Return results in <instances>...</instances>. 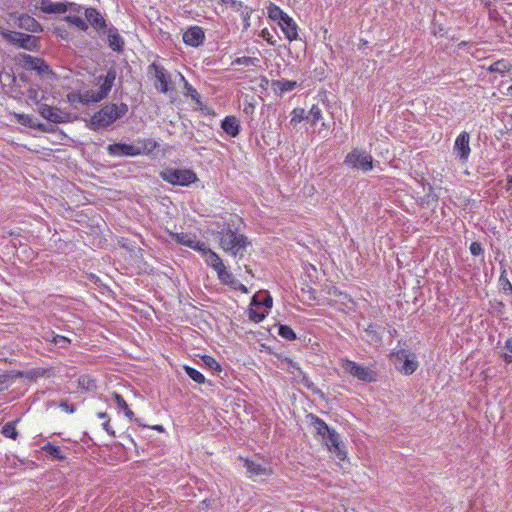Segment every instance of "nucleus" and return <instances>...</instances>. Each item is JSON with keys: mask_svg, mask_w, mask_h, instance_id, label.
<instances>
[{"mask_svg": "<svg viewBox=\"0 0 512 512\" xmlns=\"http://www.w3.org/2000/svg\"><path fill=\"white\" fill-rule=\"evenodd\" d=\"M158 147V143L151 138H137L132 144L123 142L109 144L107 152L110 156L133 157L141 154L149 155Z\"/></svg>", "mask_w": 512, "mask_h": 512, "instance_id": "obj_1", "label": "nucleus"}, {"mask_svg": "<svg viewBox=\"0 0 512 512\" xmlns=\"http://www.w3.org/2000/svg\"><path fill=\"white\" fill-rule=\"evenodd\" d=\"M312 425L316 433L322 436L329 450L333 451L339 460L344 461L347 453L342 450V442L339 434L331 429L322 419L317 416H312Z\"/></svg>", "mask_w": 512, "mask_h": 512, "instance_id": "obj_2", "label": "nucleus"}, {"mask_svg": "<svg viewBox=\"0 0 512 512\" xmlns=\"http://www.w3.org/2000/svg\"><path fill=\"white\" fill-rule=\"evenodd\" d=\"M219 234L221 248L235 257L243 258L246 247L250 244L248 238L243 234H236L230 227Z\"/></svg>", "mask_w": 512, "mask_h": 512, "instance_id": "obj_3", "label": "nucleus"}, {"mask_svg": "<svg viewBox=\"0 0 512 512\" xmlns=\"http://www.w3.org/2000/svg\"><path fill=\"white\" fill-rule=\"evenodd\" d=\"M160 178L175 186H189L195 183L198 178L191 169L165 168L159 173Z\"/></svg>", "mask_w": 512, "mask_h": 512, "instance_id": "obj_4", "label": "nucleus"}, {"mask_svg": "<svg viewBox=\"0 0 512 512\" xmlns=\"http://www.w3.org/2000/svg\"><path fill=\"white\" fill-rule=\"evenodd\" d=\"M118 119L116 104H107L90 118L87 126L93 131H98L111 126Z\"/></svg>", "mask_w": 512, "mask_h": 512, "instance_id": "obj_5", "label": "nucleus"}, {"mask_svg": "<svg viewBox=\"0 0 512 512\" xmlns=\"http://www.w3.org/2000/svg\"><path fill=\"white\" fill-rule=\"evenodd\" d=\"M1 35L8 43L25 50L37 51L40 46L39 37L33 35L9 30L2 31Z\"/></svg>", "mask_w": 512, "mask_h": 512, "instance_id": "obj_6", "label": "nucleus"}, {"mask_svg": "<svg viewBox=\"0 0 512 512\" xmlns=\"http://www.w3.org/2000/svg\"><path fill=\"white\" fill-rule=\"evenodd\" d=\"M19 64L27 71H35L39 76L53 77L55 73L43 58L23 53L18 55Z\"/></svg>", "mask_w": 512, "mask_h": 512, "instance_id": "obj_7", "label": "nucleus"}, {"mask_svg": "<svg viewBox=\"0 0 512 512\" xmlns=\"http://www.w3.org/2000/svg\"><path fill=\"white\" fill-rule=\"evenodd\" d=\"M395 358V368L404 375L413 374L419 364L414 353L406 349H400L391 354Z\"/></svg>", "mask_w": 512, "mask_h": 512, "instance_id": "obj_8", "label": "nucleus"}, {"mask_svg": "<svg viewBox=\"0 0 512 512\" xmlns=\"http://www.w3.org/2000/svg\"><path fill=\"white\" fill-rule=\"evenodd\" d=\"M148 74L153 75L156 80L159 82L160 86H156V88L161 92L166 94L170 90L169 84L171 83L170 74L166 71V69L156 63H151L148 68Z\"/></svg>", "mask_w": 512, "mask_h": 512, "instance_id": "obj_9", "label": "nucleus"}, {"mask_svg": "<svg viewBox=\"0 0 512 512\" xmlns=\"http://www.w3.org/2000/svg\"><path fill=\"white\" fill-rule=\"evenodd\" d=\"M85 18L88 26L90 25L100 36L110 25L102 13L94 7L85 8Z\"/></svg>", "mask_w": 512, "mask_h": 512, "instance_id": "obj_10", "label": "nucleus"}, {"mask_svg": "<svg viewBox=\"0 0 512 512\" xmlns=\"http://www.w3.org/2000/svg\"><path fill=\"white\" fill-rule=\"evenodd\" d=\"M38 112L45 120L55 124L65 123L68 119V115L66 113H63L59 108L48 104H39Z\"/></svg>", "mask_w": 512, "mask_h": 512, "instance_id": "obj_11", "label": "nucleus"}, {"mask_svg": "<svg viewBox=\"0 0 512 512\" xmlns=\"http://www.w3.org/2000/svg\"><path fill=\"white\" fill-rule=\"evenodd\" d=\"M106 83H102L98 91H85L82 93L83 105H88L89 103H97L107 98L111 91V76H108V79L105 81Z\"/></svg>", "mask_w": 512, "mask_h": 512, "instance_id": "obj_12", "label": "nucleus"}, {"mask_svg": "<svg viewBox=\"0 0 512 512\" xmlns=\"http://www.w3.org/2000/svg\"><path fill=\"white\" fill-rule=\"evenodd\" d=\"M381 326L373 325L371 323L363 324L361 322L357 323V329L358 331L363 330V335H361V338L368 342L371 345L378 346L382 343V337L380 335L379 329Z\"/></svg>", "mask_w": 512, "mask_h": 512, "instance_id": "obj_13", "label": "nucleus"}, {"mask_svg": "<svg viewBox=\"0 0 512 512\" xmlns=\"http://www.w3.org/2000/svg\"><path fill=\"white\" fill-rule=\"evenodd\" d=\"M102 35H106L107 44L114 52L122 53L124 51L125 40L114 25L110 24Z\"/></svg>", "mask_w": 512, "mask_h": 512, "instance_id": "obj_14", "label": "nucleus"}, {"mask_svg": "<svg viewBox=\"0 0 512 512\" xmlns=\"http://www.w3.org/2000/svg\"><path fill=\"white\" fill-rule=\"evenodd\" d=\"M469 141L470 135L466 131L461 132L455 140L453 151L462 161H466L470 155L471 149Z\"/></svg>", "mask_w": 512, "mask_h": 512, "instance_id": "obj_15", "label": "nucleus"}, {"mask_svg": "<svg viewBox=\"0 0 512 512\" xmlns=\"http://www.w3.org/2000/svg\"><path fill=\"white\" fill-rule=\"evenodd\" d=\"M12 17H15L17 20V26L20 29L32 32V33H41L43 32L42 25L32 16L22 13V14H13Z\"/></svg>", "mask_w": 512, "mask_h": 512, "instance_id": "obj_16", "label": "nucleus"}, {"mask_svg": "<svg viewBox=\"0 0 512 512\" xmlns=\"http://www.w3.org/2000/svg\"><path fill=\"white\" fill-rule=\"evenodd\" d=\"M205 33L202 27L192 26L183 34V42L191 47H199L204 43Z\"/></svg>", "mask_w": 512, "mask_h": 512, "instance_id": "obj_17", "label": "nucleus"}, {"mask_svg": "<svg viewBox=\"0 0 512 512\" xmlns=\"http://www.w3.org/2000/svg\"><path fill=\"white\" fill-rule=\"evenodd\" d=\"M368 172L374 168V159L370 153L354 148V169Z\"/></svg>", "mask_w": 512, "mask_h": 512, "instance_id": "obj_18", "label": "nucleus"}, {"mask_svg": "<svg viewBox=\"0 0 512 512\" xmlns=\"http://www.w3.org/2000/svg\"><path fill=\"white\" fill-rule=\"evenodd\" d=\"M354 377L367 383L378 381V371L374 366H363L354 362Z\"/></svg>", "mask_w": 512, "mask_h": 512, "instance_id": "obj_19", "label": "nucleus"}, {"mask_svg": "<svg viewBox=\"0 0 512 512\" xmlns=\"http://www.w3.org/2000/svg\"><path fill=\"white\" fill-rule=\"evenodd\" d=\"M37 9H40L45 14L66 13L64 2H52L50 0H35L34 10Z\"/></svg>", "mask_w": 512, "mask_h": 512, "instance_id": "obj_20", "label": "nucleus"}, {"mask_svg": "<svg viewBox=\"0 0 512 512\" xmlns=\"http://www.w3.org/2000/svg\"><path fill=\"white\" fill-rule=\"evenodd\" d=\"M282 32L289 41L296 40L298 37V26L296 22L289 16L286 15L279 23Z\"/></svg>", "mask_w": 512, "mask_h": 512, "instance_id": "obj_21", "label": "nucleus"}, {"mask_svg": "<svg viewBox=\"0 0 512 512\" xmlns=\"http://www.w3.org/2000/svg\"><path fill=\"white\" fill-rule=\"evenodd\" d=\"M221 128L230 137H237L240 134V122L235 116H226L221 121Z\"/></svg>", "mask_w": 512, "mask_h": 512, "instance_id": "obj_22", "label": "nucleus"}, {"mask_svg": "<svg viewBox=\"0 0 512 512\" xmlns=\"http://www.w3.org/2000/svg\"><path fill=\"white\" fill-rule=\"evenodd\" d=\"M271 87L275 93L282 95L285 92L294 90L297 87V82L286 79L272 80Z\"/></svg>", "mask_w": 512, "mask_h": 512, "instance_id": "obj_23", "label": "nucleus"}, {"mask_svg": "<svg viewBox=\"0 0 512 512\" xmlns=\"http://www.w3.org/2000/svg\"><path fill=\"white\" fill-rule=\"evenodd\" d=\"M244 467L247 469V472L250 474V477L271 474V471L268 468L249 459L244 460Z\"/></svg>", "mask_w": 512, "mask_h": 512, "instance_id": "obj_24", "label": "nucleus"}, {"mask_svg": "<svg viewBox=\"0 0 512 512\" xmlns=\"http://www.w3.org/2000/svg\"><path fill=\"white\" fill-rule=\"evenodd\" d=\"M203 257L206 263L211 266L217 274L226 268L219 255L211 249L206 251V254Z\"/></svg>", "mask_w": 512, "mask_h": 512, "instance_id": "obj_25", "label": "nucleus"}, {"mask_svg": "<svg viewBox=\"0 0 512 512\" xmlns=\"http://www.w3.org/2000/svg\"><path fill=\"white\" fill-rule=\"evenodd\" d=\"M41 451L50 456L52 460L64 461L67 459L61 448L51 442H47L43 445Z\"/></svg>", "mask_w": 512, "mask_h": 512, "instance_id": "obj_26", "label": "nucleus"}, {"mask_svg": "<svg viewBox=\"0 0 512 512\" xmlns=\"http://www.w3.org/2000/svg\"><path fill=\"white\" fill-rule=\"evenodd\" d=\"M17 122L23 126L29 128L38 129L40 131H46L45 125L37 122L31 115L28 114H16Z\"/></svg>", "mask_w": 512, "mask_h": 512, "instance_id": "obj_27", "label": "nucleus"}, {"mask_svg": "<svg viewBox=\"0 0 512 512\" xmlns=\"http://www.w3.org/2000/svg\"><path fill=\"white\" fill-rule=\"evenodd\" d=\"M111 398L113 400V402L117 405V407L119 409H121L125 416L127 418H129L130 420H133V417H134V413L133 411L129 408L127 402L125 401V399L122 397L121 394L117 393V392H113L111 394Z\"/></svg>", "mask_w": 512, "mask_h": 512, "instance_id": "obj_28", "label": "nucleus"}, {"mask_svg": "<svg viewBox=\"0 0 512 512\" xmlns=\"http://www.w3.org/2000/svg\"><path fill=\"white\" fill-rule=\"evenodd\" d=\"M489 72L504 74L506 72H511L512 74V63L506 59H501L494 62L489 68Z\"/></svg>", "mask_w": 512, "mask_h": 512, "instance_id": "obj_29", "label": "nucleus"}, {"mask_svg": "<svg viewBox=\"0 0 512 512\" xmlns=\"http://www.w3.org/2000/svg\"><path fill=\"white\" fill-rule=\"evenodd\" d=\"M339 300H335V303L337 305V309L342 312L344 315H347L349 311L351 310V306L349 305L352 303V298L350 295L340 292Z\"/></svg>", "mask_w": 512, "mask_h": 512, "instance_id": "obj_30", "label": "nucleus"}, {"mask_svg": "<svg viewBox=\"0 0 512 512\" xmlns=\"http://www.w3.org/2000/svg\"><path fill=\"white\" fill-rule=\"evenodd\" d=\"M322 119V109L318 104L312 105L308 114L306 115V121H308L311 127L315 128L317 123Z\"/></svg>", "mask_w": 512, "mask_h": 512, "instance_id": "obj_31", "label": "nucleus"}, {"mask_svg": "<svg viewBox=\"0 0 512 512\" xmlns=\"http://www.w3.org/2000/svg\"><path fill=\"white\" fill-rule=\"evenodd\" d=\"M267 14L271 20L277 23H279L286 15H288L279 6L272 2H270L267 6Z\"/></svg>", "mask_w": 512, "mask_h": 512, "instance_id": "obj_32", "label": "nucleus"}, {"mask_svg": "<svg viewBox=\"0 0 512 512\" xmlns=\"http://www.w3.org/2000/svg\"><path fill=\"white\" fill-rule=\"evenodd\" d=\"M172 239L181 245L191 248L194 240L196 239V235L188 234V233H172Z\"/></svg>", "mask_w": 512, "mask_h": 512, "instance_id": "obj_33", "label": "nucleus"}, {"mask_svg": "<svg viewBox=\"0 0 512 512\" xmlns=\"http://www.w3.org/2000/svg\"><path fill=\"white\" fill-rule=\"evenodd\" d=\"M20 421V419H16L11 422H7L1 429V433L9 439L16 440L19 436V433L16 429V424Z\"/></svg>", "mask_w": 512, "mask_h": 512, "instance_id": "obj_34", "label": "nucleus"}, {"mask_svg": "<svg viewBox=\"0 0 512 512\" xmlns=\"http://www.w3.org/2000/svg\"><path fill=\"white\" fill-rule=\"evenodd\" d=\"M108 76H111V88H112L114 85V82L116 80V77H117V71L114 66H111L107 69L106 75L95 76L93 83L95 85H99V87H100L102 83H106L105 81L108 79Z\"/></svg>", "mask_w": 512, "mask_h": 512, "instance_id": "obj_35", "label": "nucleus"}, {"mask_svg": "<svg viewBox=\"0 0 512 512\" xmlns=\"http://www.w3.org/2000/svg\"><path fill=\"white\" fill-rule=\"evenodd\" d=\"M63 20L69 24L74 25L83 32H86L89 28L88 23L77 15H66Z\"/></svg>", "mask_w": 512, "mask_h": 512, "instance_id": "obj_36", "label": "nucleus"}, {"mask_svg": "<svg viewBox=\"0 0 512 512\" xmlns=\"http://www.w3.org/2000/svg\"><path fill=\"white\" fill-rule=\"evenodd\" d=\"M251 306L264 307L265 310H269L272 307V297L269 294H265L262 298L254 295L251 300Z\"/></svg>", "mask_w": 512, "mask_h": 512, "instance_id": "obj_37", "label": "nucleus"}, {"mask_svg": "<svg viewBox=\"0 0 512 512\" xmlns=\"http://www.w3.org/2000/svg\"><path fill=\"white\" fill-rule=\"evenodd\" d=\"M183 370L189 376V378H191L196 383L204 384L206 382L205 376L197 369L185 365V366H183Z\"/></svg>", "mask_w": 512, "mask_h": 512, "instance_id": "obj_38", "label": "nucleus"}, {"mask_svg": "<svg viewBox=\"0 0 512 512\" xmlns=\"http://www.w3.org/2000/svg\"><path fill=\"white\" fill-rule=\"evenodd\" d=\"M278 335L289 341H293L297 338L294 330L290 326L284 324L278 325Z\"/></svg>", "mask_w": 512, "mask_h": 512, "instance_id": "obj_39", "label": "nucleus"}, {"mask_svg": "<svg viewBox=\"0 0 512 512\" xmlns=\"http://www.w3.org/2000/svg\"><path fill=\"white\" fill-rule=\"evenodd\" d=\"M219 280L226 285H229L230 287L234 288V286L237 284V279L234 278L233 274L228 272L226 268L219 272L218 274Z\"/></svg>", "mask_w": 512, "mask_h": 512, "instance_id": "obj_40", "label": "nucleus"}, {"mask_svg": "<svg viewBox=\"0 0 512 512\" xmlns=\"http://www.w3.org/2000/svg\"><path fill=\"white\" fill-rule=\"evenodd\" d=\"M291 115H292V118L290 120V125H292L293 127H296L297 124H299L303 120H306V115L307 114H305V110L304 109H302V108H295L291 112Z\"/></svg>", "mask_w": 512, "mask_h": 512, "instance_id": "obj_41", "label": "nucleus"}, {"mask_svg": "<svg viewBox=\"0 0 512 512\" xmlns=\"http://www.w3.org/2000/svg\"><path fill=\"white\" fill-rule=\"evenodd\" d=\"M260 60L256 57L243 56L236 58L232 64L233 65H243V66H258Z\"/></svg>", "mask_w": 512, "mask_h": 512, "instance_id": "obj_42", "label": "nucleus"}, {"mask_svg": "<svg viewBox=\"0 0 512 512\" xmlns=\"http://www.w3.org/2000/svg\"><path fill=\"white\" fill-rule=\"evenodd\" d=\"M255 306H251L249 308L248 314L249 319L255 323H260L263 321L268 314V311L265 310L264 312H259L257 309L254 308Z\"/></svg>", "mask_w": 512, "mask_h": 512, "instance_id": "obj_43", "label": "nucleus"}, {"mask_svg": "<svg viewBox=\"0 0 512 512\" xmlns=\"http://www.w3.org/2000/svg\"><path fill=\"white\" fill-rule=\"evenodd\" d=\"M184 89H185V93H184L185 96L190 97L192 100L196 101L197 103H201L200 94L187 80H184Z\"/></svg>", "mask_w": 512, "mask_h": 512, "instance_id": "obj_44", "label": "nucleus"}, {"mask_svg": "<svg viewBox=\"0 0 512 512\" xmlns=\"http://www.w3.org/2000/svg\"><path fill=\"white\" fill-rule=\"evenodd\" d=\"M51 337L52 338L50 341L60 348H67L71 342L69 338L62 335L54 334V332L51 333Z\"/></svg>", "mask_w": 512, "mask_h": 512, "instance_id": "obj_45", "label": "nucleus"}, {"mask_svg": "<svg viewBox=\"0 0 512 512\" xmlns=\"http://www.w3.org/2000/svg\"><path fill=\"white\" fill-rule=\"evenodd\" d=\"M499 283H500V286H501V289L507 293V292H510L512 294V283L510 282V280L507 278V275H506V271L503 270L501 272V275L499 277Z\"/></svg>", "mask_w": 512, "mask_h": 512, "instance_id": "obj_46", "label": "nucleus"}, {"mask_svg": "<svg viewBox=\"0 0 512 512\" xmlns=\"http://www.w3.org/2000/svg\"><path fill=\"white\" fill-rule=\"evenodd\" d=\"M204 364L213 371H221L220 364L211 356L205 355L202 357Z\"/></svg>", "mask_w": 512, "mask_h": 512, "instance_id": "obj_47", "label": "nucleus"}, {"mask_svg": "<svg viewBox=\"0 0 512 512\" xmlns=\"http://www.w3.org/2000/svg\"><path fill=\"white\" fill-rule=\"evenodd\" d=\"M191 249L201 253L202 257L206 254V251L210 250V248L207 247L205 242L200 241L197 238L194 240Z\"/></svg>", "mask_w": 512, "mask_h": 512, "instance_id": "obj_48", "label": "nucleus"}, {"mask_svg": "<svg viewBox=\"0 0 512 512\" xmlns=\"http://www.w3.org/2000/svg\"><path fill=\"white\" fill-rule=\"evenodd\" d=\"M253 10L250 7H245L244 10L241 11V18L243 21V28L247 30L250 27V16Z\"/></svg>", "mask_w": 512, "mask_h": 512, "instance_id": "obj_49", "label": "nucleus"}, {"mask_svg": "<svg viewBox=\"0 0 512 512\" xmlns=\"http://www.w3.org/2000/svg\"><path fill=\"white\" fill-rule=\"evenodd\" d=\"M67 100L71 105L76 106L77 104H83V98L81 92H70L67 95Z\"/></svg>", "mask_w": 512, "mask_h": 512, "instance_id": "obj_50", "label": "nucleus"}, {"mask_svg": "<svg viewBox=\"0 0 512 512\" xmlns=\"http://www.w3.org/2000/svg\"><path fill=\"white\" fill-rule=\"evenodd\" d=\"M66 12H74V13H81L82 11L85 13V6H82L80 4L74 3V2H68L64 1Z\"/></svg>", "mask_w": 512, "mask_h": 512, "instance_id": "obj_51", "label": "nucleus"}, {"mask_svg": "<svg viewBox=\"0 0 512 512\" xmlns=\"http://www.w3.org/2000/svg\"><path fill=\"white\" fill-rule=\"evenodd\" d=\"M469 250L473 256H480V255L484 254V249L482 247V244L478 241L472 242L470 244Z\"/></svg>", "mask_w": 512, "mask_h": 512, "instance_id": "obj_52", "label": "nucleus"}, {"mask_svg": "<svg viewBox=\"0 0 512 512\" xmlns=\"http://www.w3.org/2000/svg\"><path fill=\"white\" fill-rule=\"evenodd\" d=\"M223 2L230 6L233 10L236 12H239L241 14V11L244 10L246 7L241 1L237 0H223Z\"/></svg>", "mask_w": 512, "mask_h": 512, "instance_id": "obj_53", "label": "nucleus"}, {"mask_svg": "<svg viewBox=\"0 0 512 512\" xmlns=\"http://www.w3.org/2000/svg\"><path fill=\"white\" fill-rule=\"evenodd\" d=\"M59 407L67 412V413H74L76 411V405L75 404H70L68 400H61V402L59 403Z\"/></svg>", "mask_w": 512, "mask_h": 512, "instance_id": "obj_54", "label": "nucleus"}, {"mask_svg": "<svg viewBox=\"0 0 512 512\" xmlns=\"http://www.w3.org/2000/svg\"><path fill=\"white\" fill-rule=\"evenodd\" d=\"M27 97L29 100L35 102L39 106L38 91L35 88H29L27 90Z\"/></svg>", "mask_w": 512, "mask_h": 512, "instance_id": "obj_55", "label": "nucleus"}, {"mask_svg": "<svg viewBox=\"0 0 512 512\" xmlns=\"http://www.w3.org/2000/svg\"><path fill=\"white\" fill-rule=\"evenodd\" d=\"M260 36H261L264 40H266L269 44H271V45H275L276 41L274 40L273 35L268 31V29H266V28H265V29H263V30L261 31Z\"/></svg>", "mask_w": 512, "mask_h": 512, "instance_id": "obj_56", "label": "nucleus"}, {"mask_svg": "<svg viewBox=\"0 0 512 512\" xmlns=\"http://www.w3.org/2000/svg\"><path fill=\"white\" fill-rule=\"evenodd\" d=\"M423 185H424V187L426 186L427 190H428V192L426 194L427 199L428 200L431 199L433 201H437L438 200V195L433 192L432 185L430 183H428V182L423 183Z\"/></svg>", "mask_w": 512, "mask_h": 512, "instance_id": "obj_57", "label": "nucleus"}, {"mask_svg": "<svg viewBox=\"0 0 512 512\" xmlns=\"http://www.w3.org/2000/svg\"><path fill=\"white\" fill-rule=\"evenodd\" d=\"M128 112V105L126 103L116 104V114H119V119L125 116Z\"/></svg>", "mask_w": 512, "mask_h": 512, "instance_id": "obj_58", "label": "nucleus"}, {"mask_svg": "<svg viewBox=\"0 0 512 512\" xmlns=\"http://www.w3.org/2000/svg\"><path fill=\"white\" fill-rule=\"evenodd\" d=\"M361 302L357 301L355 302L354 301V309L355 308H365L368 304H367V299L364 297L363 294H361V298L359 299Z\"/></svg>", "mask_w": 512, "mask_h": 512, "instance_id": "obj_59", "label": "nucleus"}, {"mask_svg": "<svg viewBox=\"0 0 512 512\" xmlns=\"http://www.w3.org/2000/svg\"><path fill=\"white\" fill-rule=\"evenodd\" d=\"M302 382L305 385V387H307L308 389H310L313 392H316V387H315L314 383L312 381H310L307 377L304 376L302 379Z\"/></svg>", "mask_w": 512, "mask_h": 512, "instance_id": "obj_60", "label": "nucleus"}, {"mask_svg": "<svg viewBox=\"0 0 512 512\" xmlns=\"http://www.w3.org/2000/svg\"><path fill=\"white\" fill-rule=\"evenodd\" d=\"M110 419L106 420L103 424H102V427L103 429L111 436H115V431L110 427Z\"/></svg>", "mask_w": 512, "mask_h": 512, "instance_id": "obj_61", "label": "nucleus"}, {"mask_svg": "<svg viewBox=\"0 0 512 512\" xmlns=\"http://www.w3.org/2000/svg\"><path fill=\"white\" fill-rule=\"evenodd\" d=\"M213 502H214V500H211V499H205V500H203V501L200 503V506H199V507H200V509L205 510V509H207V508L210 506V504H211V503H213Z\"/></svg>", "mask_w": 512, "mask_h": 512, "instance_id": "obj_62", "label": "nucleus"}, {"mask_svg": "<svg viewBox=\"0 0 512 512\" xmlns=\"http://www.w3.org/2000/svg\"><path fill=\"white\" fill-rule=\"evenodd\" d=\"M234 289L240 290L242 293L245 294L248 293L247 287L244 284L240 283L239 281H237V284L234 286Z\"/></svg>", "mask_w": 512, "mask_h": 512, "instance_id": "obj_63", "label": "nucleus"}, {"mask_svg": "<svg viewBox=\"0 0 512 512\" xmlns=\"http://www.w3.org/2000/svg\"><path fill=\"white\" fill-rule=\"evenodd\" d=\"M507 184L506 191L512 195V175L507 176Z\"/></svg>", "mask_w": 512, "mask_h": 512, "instance_id": "obj_64", "label": "nucleus"}]
</instances>
